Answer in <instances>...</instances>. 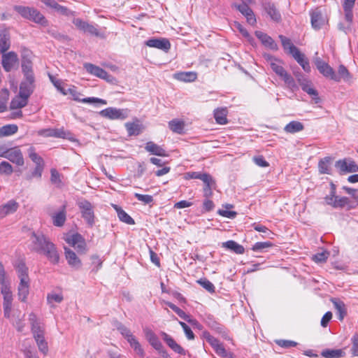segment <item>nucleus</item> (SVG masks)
I'll list each match as a JSON object with an SVG mask.
<instances>
[{
	"label": "nucleus",
	"instance_id": "nucleus-1",
	"mask_svg": "<svg viewBox=\"0 0 358 358\" xmlns=\"http://www.w3.org/2000/svg\"><path fill=\"white\" fill-rule=\"evenodd\" d=\"M13 8L24 19L32 21L43 27H46L48 24V22L45 16L34 7L15 6Z\"/></svg>",
	"mask_w": 358,
	"mask_h": 358
},
{
	"label": "nucleus",
	"instance_id": "nucleus-2",
	"mask_svg": "<svg viewBox=\"0 0 358 358\" xmlns=\"http://www.w3.org/2000/svg\"><path fill=\"white\" fill-rule=\"evenodd\" d=\"M270 68L282 80L284 81L287 88L291 90L292 92L298 90V86L294 79L285 69L281 61L275 60V62H273L270 57Z\"/></svg>",
	"mask_w": 358,
	"mask_h": 358
},
{
	"label": "nucleus",
	"instance_id": "nucleus-3",
	"mask_svg": "<svg viewBox=\"0 0 358 358\" xmlns=\"http://www.w3.org/2000/svg\"><path fill=\"white\" fill-rule=\"evenodd\" d=\"M81 216L85 220L89 227H92L95 224V215L94 206L86 199H81L77 202Z\"/></svg>",
	"mask_w": 358,
	"mask_h": 358
},
{
	"label": "nucleus",
	"instance_id": "nucleus-4",
	"mask_svg": "<svg viewBox=\"0 0 358 358\" xmlns=\"http://www.w3.org/2000/svg\"><path fill=\"white\" fill-rule=\"evenodd\" d=\"M202 338H204L213 348L215 353L222 358H234L231 352H227L224 348L222 343L214 336H211L210 333L205 331L202 333Z\"/></svg>",
	"mask_w": 358,
	"mask_h": 358
},
{
	"label": "nucleus",
	"instance_id": "nucleus-5",
	"mask_svg": "<svg viewBox=\"0 0 358 358\" xmlns=\"http://www.w3.org/2000/svg\"><path fill=\"white\" fill-rule=\"evenodd\" d=\"M202 338H204L213 348L215 353L222 358H234L231 352H227L224 348L222 343L214 336H211L210 333L205 331L202 333Z\"/></svg>",
	"mask_w": 358,
	"mask_h": 358
},
{
	"label": "nucleus",
	"instance_id": "nucleus-6",
	"mask_svg": "<svg viewBox=\"0 0 358 358\" xmlns=\"http://www.w3.org/2000/svg\"><path fill=\"white\" fill-rule=\"evenodd\" d=\"M0 157L8 159L18 166H22L24 164L23 155L19 147H14L4 150L0 148Z\"/></svg>",
	"mask_w": 358,
	"mask_h": 358
},
{
	"label": "nucleus",
	"instance_id": "nucleus-7",
	"mask_svg": "<svg viewBox=\"0 0 358 358\" xmlns=\"http://www.w3.org/2000/svg\"><path fill=\"white\" fill-rule=\"evenodd\" d=\"M129 110L127 108H116L109 107L100 111L99 114L110 120H125L129 116Z\"/></svg>",
	"mask_w": 358,
	"mask_h": 358
},
{
	"label": "nucleus",
	"instance_id": "nucleus-8",
	"mask_svg": "<svg viewBox=\"0 0 358 358\" xmlns=\"http://www.w3.org/2000/svg\"><path fill=\"white\" fill-rule=\"evenodd\" d=\"M310 22L313 29L320 30L328 22V19L320 8L310 11Z\"/></svg>",
	"mask_w": 358,
	"mask_h": 358
},
{
	"label": "nucleus",
	"instance_id": "nucleus-9",
	"mask_svg": "<svg viewBox=\"0 0 358 358\" xmlns=\"http://www.w3.org/2000/svg\"><path fill=\"white\" fill-rule=\"evenodd\" d=\"M1 64L5 71L10 72L18 66L19 59L16 52L10 51L1 53Z\"/></svg>",
	"mask_w": 358,
	"mask_h": 358
},
{
	"label": "nucleus",
	"instance_id": "nucleus-10",
	"mask_svg": "<svg viewBox=\"0 0 358 358\" xmlns=\"http://www.w3.org/2000/svg\"><path fill=\"white\" fill-rule=\"evenodd\" d=\"M297 81L302 90L309 94L316 103H319L320 99L318 96V92L313 87L311 80L301 75L297 77Z\"/></svg>",
	"mask_w": 358,
	"mask_h": 358
},
{
	"label": "nucleus",
	"instance_id": "nucleus-11",
	"mask_svg": "<svg viewBox=\"0 0 358 358\" xmlns=\"http://www.w3.org/2000/svg\"><path fill=\"white\" fill-rule=\"evenodd\" d=\"M84 67L89 73L103 79L108 83H113L115 80V78L113 76L108 74L104 69L98 66L90 63H85Z\"/></svg>",
	"mask_w": 358,
	"mask_h": 358
},
{
	"label": "nucleus",
	"instance_id": "nucleus-12",
	"mask_svg": "<svg viewBox=\"0 0 358 358\" xmlns=\"http://www.w3.org/2000/svg\"><path fill=\"white\" fill-rule=\"evenodd\" d=\"M31 240L33 243V250L42 253L52 242L43 234H31Z\"/></svg>",
	"mask_w": 358,
	"mask_h": 358
},
{
	"label": "nucleus",
	"instance_id": "nucleus-13",
	"mask_svg": "<svg viewBox=\"0 0 358 358\" xmlns=\"http://www.w3.org/2000/svg\"><path fill=\"white\" fill-rule=\"evenodd\" d=\"M252 2L242 1V3H233L231 7L238 10L247 20L248 24L254 25L256 23V18L253 11L249 7Z\"/></svg>",
	"mask_w": 358,
	"mask_h": 358
},
{
	"label": "nucleus",
	"instance_id": "nucleus-14",
	"mask_svg": "<svg viewBox=\"0 0 358 358\" xmlns=\"http://www.w3.org/2000/svg\"><path fill=\"white\" fill-rule=\"evenodd\" d=\"M314 64L319 72L325 78L331 79H336V72L326 62L323 61L320 57H317L314 59Z\"/></svg>",
	"mask_w": 358,
	"mask_h": 358
},
{
	"label": "nucleus",
	"instance_id": "nucleus-15",
	"mask_svg": "<svg viewBox=\"0 0 358 358\" xmlns=\"http://www.w3.org/2000/svg\"><path fill=\"white\" fill-rule=\"evenodd\" d=\"M1 293L3 296V305L4 316L7 318H9L10 315L13 301V295L10 291V286L4 285L3 287H1Z\"/></svg>",
	"mask_w": 358,
	"mask_h": 358
},
{
	"label": "nucleus",
	"instance_id": "nucleus-16",
	"mask_svg": "<svg viewBox=\"0 0 358 358\" xmlns=\"http://www.w3.org/2000/svg\"><path fill=\"white\" fill-rule=\"evenodd\" d=\"M66 91H67L68 94H69L72 96L73 99L76 101H79V102H82V103H90V104H92V103H100L102 105L107 104V101L106 100L99 99V98H96V97H87V98L80 99L81 94L76 90V88L75 87H73L72 88H69Z\"/></svg>",
	"mask_w": 358,
	"mask_h": 358
},
{
	"label": "nucleus",
	"instance_id": "nucleus-17",
	"mask_svg": "<svg viewBox=\"0 0 358 358\" xmlns=\"http://www.w3.org/2000/svg\"><path fill=\"white\" fill-rule=\"evenodd\" d=\"M73 23L78 29H79L85 33H88L91 35L98 37H103V35L98 31L97 28L95 26L89 24L88 22L83 21L80 18L74 19L73 20Z\"/></svg>",
	"mask_w": 358,
	"mask_h": 358
},
{
	"label": "nucleus",
	"instance_id": "nucleus-18",
	"mask_svg": "<svg viewBox=\"0 0 358 358\" xmlns=\"http://www.w3.org/2000/svg\"><path fill=\"white\" fill-rule=\"evenodd\" d=\"M29 320L31 325V331L34 338L43 336L45 334L44 326L38 319L35 313H31L29 314Z\"/></svg>",
	"mask_w": 358,
	"mask_h": 358
},
{
	"label": "nucleus",
	"instance_id": "nucleus-19",
	"mask_svg": "<svg viewBox=\"0 0 358 358\" xmlns=\"http://www.w3.org/2000/svg\"><path fill=\"white\" fill-rule=\"evenodd\" d=\"M35 77L27 76L24 77V80L20 85L19 92L22 94L25 98H29L33 93L35 88Z\"/></svg>",
	"mask_w": 358,
	"mask_h": 358
},
{
	"label": "nucleus",
	"instance_id": "nucleus-20",
	"mask_svg": "<svg viewBox=\"0 0 358 358\" xmlns=\"http://www.w3.org/2000/svg\"><path fill=\"white\" fill-rule=\"evenodd\" d=\"M18 297L21 301L24 302L29 293L30 279L29 275L19 277Z\"/></svg>",
	"mask_w": 358,
	"mask_h": 358
},
{
	"label": "nucleus",
	"instance_id": "nucleus-21",
	"mask_svg": "<svg viewBox=\"0 0 358 358\" xmlns=\"http://www.w3.org/2000/svg\"><path fill=\"white\" fill-rule=\"evenodd\" d=\"M335 166L342 172H358V165L351 159H340L336 162Z\"/></svg>",
	"mask_w": 358,
	"mask_h": 358
},
{
	"label": "nucleus",
	"instance_id": "nucleus-22",
	"mask_svg": "<svg viewBox=\"0 0 358 358\" xmlns=\"http://www.w3.org/2000/svg\"><path fill=\"white\" fill-rule=\"evenodd\" d=\"M145 45L150 48H155L165 52L171 48V43L167 38H150L145 41Z\"/></svg>",
	"mask_w": 358,
	"mask_h": 358
},
{
	"label": "nucleus",
	"instance_id": "nucleus-23",
	"mask_svg": "<svg viewBox=\"0 0 358 358\" xmlns=\"http://www.w3.org/2000/svg\"><path fill=\"white\" fill-rule=\"evenodd\" d=\"M66 204H64L56 213L50 215L52 223L55 227H62L66 220Z\"/></svg>",
	"mask_w": 358,
	"mask_h": 358
},
{
	"label": "nucleus",
	"instance_id": "nucleus-24",
	"mask_svg": "<svg viewBox=\"0 0 358 358\" xmlns=\"http://www.w3.org/2000/svg\"><path fill=\"white\" fill-rule=\"evenodd\" d=\"M161 336L164 341L172 350L180 355H185V350L170 335L162 331Z\"/></svg>",
	"mask_w": 358,
	"mask_h": 358
},
{
	"label": "nucleus",
	"instance_id": "nucleus-25",
	"mask_svg": "<svg viewBox=\"0 0 358 358\" xmlns=\"http://www.w3.org/2000/svg\"><path fill=\"white\" fill-rule=\"evenodd\" d=\"M19 208V204L15 200H10L6 203L0 206V217L3 218L8 215L14 213Z\"/></svg>",
	"mask_w": 358,
	"mask_h": 358
},
{
	"label": "nucleus",
	"instance_id": "nucleus-26",
	"mask_svg": "<svg viewBox=\"0 0 358 358\" xmlns=\"http://www.w3.org/2000/svg\"><path fill=\"white\" fill-rule=\"evenodd\" d=\"M65 257L68 264L71 267L79 269L82 266L81 260L77 257L76 254L69 248H64Z\"/></svg>",
	"mask_w": 358,
	"mask_h": 358
},
{
	"label": "nucleus",
	"instance_id": "nucleus-27",
	"mask_svg": "<svg viewBox=\"0 0 358 358\" xmlns=\"http://www.w3.org/2000/svg\"><path fill=\"white\" fill-rule=\"evenodd\" d=\"M42 253L46 256L51 263L54 264L59 263V255L53 243L49 244L47 248Z\"/></svg>",
	"mask_w": 358,
	"mask_h": 358
},
{
	"label": "nucleus",
	"instance_id": "nucleus-28",
	"mask_svg": "<svg viewBox=\"0 0 358 358\" xmlns=\"http://www.w3.org/2000/svg\"><path fill=\"white\" fill-rule=\"evenodd\" d=\"M331 301L332 302L334 308L336 310L338 319L340 321L343 320L344 317L347 314V308L345 307L344 302L336 298H332L331 299Z\"/></svg>",
	"mask_w": 358,
	"mask_h": 358
},
{
	"label": "nucleus",
	"instance_id": "nucleus-29",
	"mask_svg": "<svg viewBox=\"0 0 358 358\" xmlns=\"http://www.w3.org/2000/svg\"><path fill=\"white\" fill-rule=\"evenodd\" d=\"M10 47V36L8 29L0 32V53L6 52Z\"/></svg>",
	"mask_w": 358,
	"mask_h": 358
},
{
	"label": "nucleus",
	"instance_id": "nucleus-30",
	"mask_svg": "<svg viewBox=\"0 0 358 358\" xmlns=\"http://www.w3.org/2000/svg\"><path fill=\"white\" fill-rule=\"evenodd\" d=\"M279 38L281 41L282 45L284 50L292 57L299 51V49L296 48L291 41V40L282 35H280Z\"/></svg>",
	"mask_w": 358,
	"mask_h": 358
},
{
	"label": "nucleus",
	"instance_id": "nucleus-31",
	"mask_svg": "<svg viewBox=\"0 0 358 358\" xmlns=\"http://www.w3.org/2000/svg\"><path fill=\"white\" fill-rule=\"evenodd\" d=\"M306 73H310L311 68L308 59L305 55L299 50L292 57Z\"/></svg>",
	"mask_w": 358,
	"mask_h": 358
},
{
	"label": "nucleus",
	"instance_id": "nucleus-32",
	"mask_svg": "<svg viewBox=\"0 0 358 358\" xmlns=\"http://www.w3.org/2000/svg\"><path fill=\"white\" fill-rule=\"evenodd\" d=\"M173 78L183 82H193L197 78V73L194 71L178 72L173 75Z\"/></svg>",
	"mask_w": 358,
	"mask_h": 358
},
{
	"label": "nucleus",
	"instance_id": "nucleus-33",
	"mask_svg": "<svg viewBox=\"0 0 358 358\" xmlns=\"http://www.w3.org/2000/svg\"><path fill=\"white\" fill-rule=\"evenodd\" d=\"M222 247L236 254L241 255L244 253V248L234 241H228L222 243Z\"/></svg>",
	"mask_w": 358,
	"mask_h": 358
},
{
	"label": "nucleus",
	"instance_id": "nucleus-34",
	"mask_svg": "<svg viewBox=\"0 0 358 358\" xmlns=\"http://www.w3.org/2000/svg\"><path fill=\"white\" fill-rule=\"evenodd\" d=\"M28 99L19 92V95L12 99L10 105V109H19L26 106L28 103Z\"/></svg>",
	"mask_w": 358,
	"mask_h": 358
},
{
	"label": "nucleus",
	"instance_id": "nucleus-35",
	"mask_svg": "<svg viewBox=\"0 0 358 358\" xmlns=\"http://www.w3.org/2000/svg\"><path fill=\"white\" fill-rule=\"evenodd\" d=\"M145 150L152 155L157 156H166V153L164 149L155 143L150 141L146 143Z\"/></svg>",
	"mask_w": 358,
	"mask_h": 358
},
{
	"label": "nucleus",
	"instance_id": "nucleus-36",
	"mask_svg": "<svg viewBox=\"0 0 358 358\" xmlns=\"http://www.w3.org/2000/svg\"><path fill=\"white\" fill-rule=\"evenodd\" d=\"M321 355L324 358H341L345 357V352L342 349H325Z\"/></svg>",
	"mask_w": 358,
	"mask_h": 358
},
{
	"label": "nucleus",
	"instance_id": "nucleus-37",
	"mask_svg": "<svg viewBox=\"0 0 358 358\" xmlns=\"http://www.w3.org/2000/svg\"><path fill=\"white\" fill-rule=\"evenodd\" d=\"M336 79H333V80L339 83L342 79L344 81L349 80L351 76L348 69L344 65L341 64L338 69V73H336Z\"/></svg>",
	"mask_w": 358,
	"mask_h": 358
},
{
	"label": "nucleus",
	"instance_id": "nucleus-38",
	"mask_svg": "<svg viewBox=\"0 0 358 358\" xmlns=\"http://www.w3.org/2000/svg\"><path fill=\"white\" fill-rule=\"evenodd\" d=\"M355 2L350 0H344L343 7L345 13V19L347 22H350L353 21L352 8L355 6Z\"/></svg>",
	"mask_w": 358,
	"mask_h": 358
},
{
	"label": "nucleus",
	"instance_id": "nucleus-39",
	"mask_svg": "<svg viewBox=\"0 0 358 358\" xmlns=\"http://www.w3.org/2000/svg\"><path fill=\"white\" fill-rule=\"evenodd\" d=\"M303 124L299 121H291L284 127L285 132L289 134H295L303 130Z\"/></svg>",
	"mask_w": 358,
	"mask_h": 358
},
{
	"label": "nucleus",
	"instance_id": "nucleus-40",
	"mask_svg": "<svg viewBox=\"0 0 358 358\" xmlns=\"http://www.w3.org/2000/svg\"><path fill=\"white\" fill-rule=\"evenodd\" d=\"M114 208L115 209L118 218L120 221L127 224H134L135 222L134 219L129 215L122 208L119 207L117 205H114Z\"/></svg>",
	"mask_w": 358,
	"mask_h": 358
},
{
	"label": "nucleus",
	"instance_id": "nucleus-41",
	"mask_svg": "<svg viewBox=\"0 0 358 358\" xmlns=\"http://www.w3.org/2000/svg\"><path fill=\"white\" fill-rule=\"evenodd\" d=\"M227 108H217L214 111V117L217 124H225L227 123Z\"/></svg>",
	"mask_w": 358,
	"mask_h": 358
},
{
	"label": "nucleus",
	"instance_id": "nucleus-42",
	"mask_svg": "<svg viewBox=\"0 0 358 358\" xmlns=\"http://www.w3.org/2000/svg\"><path fill=\"white\" fill-rule=\"evenodd\" d=\"M331 157H326L320 160L318 169L320 174H330Z\"/></svg>",
	"mask_w": 358,
	"mask_h": 358
},
{
	"label": "nucleus",
	"instance_id": "nucleus-43",
	"mask_svg": "<svg viewBox=\"0 0 358 358\" xmlns=\"http://www.w3.org/2000/svg\"><path fill=\"white\" fill-rule=\"evenodd\" d=\"M18 127L16 124H6L0 127V137L8 136L17 133Z\"/></svg>",
	"mask_w": 358,
	"mask_h": 358
},
{
	"label": "nucleus",
	"instance_id": "nucleus-44",
	"mask_svg": "<svg viewBox=\"0 0 358 358\" xmlns=\"http://www.w3.org/2000/svg\"><path fill=\"white\" fill-rule=\"evenodd\" d=\"M204 187H203V196L208 199L209 197L212 196L213 195V188H215V181L213 180V178L210 176L209 178V180H208V182H204Z\"/></svg>",
	"mask_w": 358,
	"mask_h": 358
},
{
	"label": "nucleus",
	"instance_id": "nucleus-45",
	"mask_svg": "<svg viewBox=\"0 0 358 358\" xmlns=\"http://www.w3.org/2000/svg\"><path fill=\"white\" fill-rule=\"evenodd\" d=\"M127 342L129 343L130 346L134 349V350L137 353L138 355H139L141 357H143L145 356L144 350L143 349L140 343L138 341L135 336L131 338V339H129Z\"/></svg>",
	"mask_w": 358,
	"mask_h": 358
},
{
	"label": "nucleus",
	"instance_id": "nucleus-46",
	"mask_svg": "<svg viewBox=\"0 0 358 358\" xmlns=\"http://www.w3.org/2000/svg\"><path fill=\"white\" fill-rule=\"evenodd\" d=\"M34 338L37 344L39 351L44 355H46L48 352V343L45 339L44 335Z\"/></svg>",
	"mask_w": 358,
	"mask_h": 358
},
{
	"label": "nucleus",
	"instance_id": "nucleus-47",
	"mask_svg": "<svg viewBox=\"0 0 358 358\" xmlns=\"http://www.w3.org/2000/svg\"><path fill=\"white\" fill-rule=\"evenodd\" d=\"M170 129L177 134H182L183 132L185 124L182 121L178 120H173L169 122Z\"/></svg>",
	"mask_w": 358,
	"mask_h": 358
},
{
	"label": "nucleus",
	"instance_id": "nucleus-48",
	"mask_svg": "<svg viewBox=\"0 0 358 358\" xmlns=\"http://www.w3.org/2000/svg\"><path fill=\"white\" fill-rule=\"evenodd\" d=\"M14 267L17 271L18 278L29 275L28 268L23 260H19L16 262L14 264Z\"/></svg>",
	"mask_w": 358,
	"mask_h": 358
},
{
	"label": "nucleus",
	"instance_id": "nucleus-49",
	"mask_svg": "<svg viewBox=\"0 0 358 358\" xmlns=\"http://www.w3.org/2000/svg\"><path fill=\"white\" fill-rule=\"evenodd\" d=\"M22 71L24 77L34 76L33 71V63L32 62H24L21 64Z\"/></svg>",
	"mask_w": 358,
	"mask_h": 358
},
{
	"label": "nucleus",
	"instance_id": "nucleus-50",
	"mask_svg": "<svg viewBox=\"0 0 358 358\" xmlns=\"http://www.w3.org/2000/svg\"><path fill=\"white\" fill-rule=\"evenodd\" d=\"M64 299L63 295L62 294H56L54 292L50 293L47 296V301L48 303L50 306H54V303H59Z\"/></svg>",
	"mask_w": 358,
	"mask_h": 358
},
{
	"label": "nucleus",
	"instance_id": "nucleus-51",
	"mask_svg": "<svg viewBox=\"0 0 358 358\" xmlns=\"http://www.w3.org/2000/svg\"><path fill=\"white\" fill-rule=\"evenodd\" d=\"M28 155L29 157L36 165L44 164L43 159L36 152L34 147L31 146L28 149Z\"/></svg>",
	"mask_w": 358,
	"mask_h": 358
},
{
	"label": "nucleus",
	"instance_id": "nucleus-52",
	"mask_svg": "<svg viewBox=\"0 0 358 358\" xmlns=\"http://www.w3.org/2000/svg\"><path fill=\"white\" fill-rule=\"evenodd\" d=\"M196 282L198 284H199L202 287H203L210 293H214L215 292V287L214 285L208 279L205 278H200Z\"/></svg>",
	"mask_w": 358,
	"mask_h": 358
},
{
	"label": "nucleus",
	"instance_id": "nucleus-53",
	"mask_svg": "<svg viewBox=\"0 0 358 358\" xmlns=\"http://www.w3.org/2000/svg\"><path fill=\"white\" fill-rule=\"evenodd\" d=\"M125 127L129 136L138 135L140 133V125L134 122H127Z\"/></svg>",
	"mask_w": 358,
	"mask_h": 358
},
{
	"label": "nucleus",
	"instance_id": "nucleus-54",
	"mask_svg": "<svg viewBox=\"0 0 358 358\" xmlns=\"http://www.w3.org/2000/svg\"><path fill=\"white\" fill-rule=\"evenodd\" d=\"M187 176L189 178L199 179L203 182H208V180H209V178L211 176L208 173L200 172H189L187 173Z\"/></svg>",
	"mask_w": 358,
	"mask_h": 358
},
{
	"label": "nucleus",
	"instance_id": "nucleus-55",
	"mask_svg": "<svg viewBox=\"0 0 358 358\" xmlns=\"http://www.w3.org/2000/svg\"><path fill=\"white\" fill-rule=\"evenodd\" d=\"M13 172V168L10 163L3 161L0 163V174L10 176Z\"/></svg>",
	"mask_w": 358,
	"mask_h": 358
},
{
	"label": "nucleus",
	"instance_id": "nucleus-56",
	"mask_svg": "<svg viewBox=\"0 0 358 358\" xmlns=\"http://www.w3.org/2000/svg\"><path fill=\"white\" fill-rule=\"evenodd\" d=\"M116 327L117 329L127 339V341H129V339H131V338H133L134 336L131 334V331L122 323H117Z\"/></svg>",
	"mask_w": 358,
	"mask_h": 358
},
{
	"label": "nucleus",
	"instance_id": "nucleus-57",
	"mask_svg": "<svg viewBox=\"0 0 358 358\" xmlns=\"http://www.w3.org/2000/svg\"><path fill=\"white\" fill-rule=\"evenodd\" d=\"M91 260L92 265L94 266V268H92V271L94 273H96L102 266L103 261L96 255H92Z\"/></svg>",
	"mask_w": 358,
	"mask_h": 358
},
{
	"label": "nucleus",
	"instance_id": "nucleus-58",
	"mask_svg": "<svg viewBox=\"0 0 358 358\" xmlns=\"http://www.w3.org/2000/svg\"><path fill=\"white\" fill-rule=\"evenodd\" d=\"M275 342L280 347H282L283 348H290L296 347L298 345L296 342L290 340L278 339L275 340Z\"/></svg>",
	"mask_w": 358,
	"mask_h": 358
},
{
	"label": "nucleus",
	"instance_id": "nucleus-59",
	"mask_svg": "<svg viewBox=\"0 0 358 358\" xmlns=\"http://www.w3.org/2000/svg\"><path fill=\"white\" fill-rule=\"evenodd\" d=\"M83 236L80 234H74L66 238V241L71 245L72 247L78 243V242L83 243Z\"/></svg>",
	"mask_w": 358,
	"mask_h": 358
},
{
	"label": "nucleus",
	"instance_id": "nucleus-60",
	"mask_svg": "<svg viewBox=\"0 0 358 358\" xmlns=\"http://www.w3.org/2000/svg\"><path fill=\"white\" fill-rule=\"evenodd\" d=\"M49 78L53 85L63 95L68 94L67 91L62 87V81L56 79L53 76L49 75Z\"/></svg>",
	"mask_w": 358,
	"mask_h": 358
},
{
	"label": "nucleus",
	"instance_id": "nucleus-61",
	"mask_svg": "<svg viewBox=\"0 0 358 358\" xmlns=\"http://www.w3.org/2000/svg\"><path fill=\"white\" fill-rule=\"evenodd\" d=\"M350 200L348 197L343 196V197H338L336 196V202L334 203V208H343L345 206L349 205Z\"/></svg>",
	"mask_w": 358,
	"mask_h": 358
},
{
	"label": "nucleus",
	"instance_id": "nucleus-62",
	"mask_svg": "<svg viewBox=\"0 0 358 358\" xmlns=\"http://www.w3.org/2000/svg\"><path fill=\"white\" fill-rule=\"evenodd\" d=\"M270 18L275 22H280L282 20L280 13L273 6H270Z\"/></svg>",
	"mask_w": 358,
	"mask_h": 358
},
{
	"label": "nucleus",
	"instance_id": "nucleus-63",
	"mask_svg": "<svg viewBox=\"0 0 358 358\" xmlns=\"http://www.w3.org/2000/svg\"><path fill=\"white\" fill-rule=\"evenodd\" d=\"M32 52L26 48H23L21 50V63L24 62H32Z\"/></svg>",
	"mask_w": 358,
	"mask_h": 358
},
{
	"label": "nucleus",
	"instance_id": "nucleus-64",
	"mask_svg": "<svg viewBox=\"0 0 358 358\" xmlns=\"http://www.w3.org/2000/svg\"><path fill=\"white\" fill-rule=\"evenodd\" d=\"M352 342V348H351V353L354 357L358 356V334H355L351 338Z\"/></svg>",
	"mask_w": 358,
	"mask_h": 358
}]
</instances>
